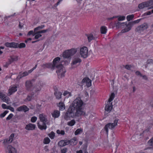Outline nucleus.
Segmentation results:
<instances>
[{"label":"nucleus","instance_id":"1","mask_svg":"<svg viewBox=\"0 0 153 153\" xmlns=\"http://www.w3.org/2000/svg\"><path fill=\"white\" fill-rule=\"evenodd\" d=\"M90 113H86L83 107L74 109L73 107H69L68 111L66 113L64 117V119L68 120L70 117H74L75 116L79 117L84 116L86 117Z\"/></svg>","mask_w":153,"mask_h":153},{"label":"nucleus","instance_id":"2","mask_svg":"<svg viewBox=\"0 0 153 153\" xmlns=\"http://www.w3.org/2000/svg\"><path fill=\"white\" fill-rule=\"evenodd\" d=\"M40 122L37 123L38 128L41 130H45L47 128L46 124H49V121L48 120L47 116L43 114L39 115Z\"/></svg>","mask_w":153,"mask_h":153},{"label":"nucleus","instance_id":"3","mask_svg":"<svg viewBox=\"0 0 153 153\" xmlns=\"http://www.w3.org/2000/svg\"><path fill=\"white\" fill-rule=\"evenodd\" d=\"M84 104V102L79 97H76L72 102L70 107H73L74 109L82 107Z\"/></svg>","mask_w":153,"mask_h":153},{"label":"nucleus","instance_id":"4","mask_svg":"<svg viewBox=\"0 0 153 153\" xmlns=\"http://www.w3.org/2000/svg\"><path fill=\"white\" fill-rule=\"evenodd\" d=\"M118 119H116L114 120V123H108L106 125L105 127V129L106 131V134H108V128L110 129H112L117 125Z\"/></svg>","mask_w":153,"mask_h":153},{"label":"nucleus","instance_id":"5","mask_svg":"<svg viewBox=\"0 0 153 153\" xmlns=\"http://www.w3.org/2000/svg\"><path fill=\"white\" fill-rule=\"evenodd\" d=\"M66 72V70L63 65L57 68L56 73L59 78L64 77Z\"/></svg>","mask_w":153,"mask_h":153},{"label":"nucleus","instance_id":"6","mask_svg":"<svg viewBox=\"0 0 153 153\" xmlns=\"http://www.w3.org/2000/svg\"><path fill=\"white\" fill-rule=\"evenodd\" d=\"M49 30V29H47L39 30V31H34V33L33 34V36H34V39H38L39 41L40 40V38L42 36V33H45Z\"/></svg>","mask_w":153,"mask_h":153},{"label":"nucleus","instance_id":"7","mask_svg":"<svg viewBox=\"0 0 153 153\" xmlns=\"http://www.w3.org/2000/svg\"><path fill=\"white\" fill-rule=\"evenodd\" d=\"M53 69L55 67L57 68L61 65H62V62L60 61V58L59 57H57L54 59L53 62Z\"/></svg>","mask_w":153,"mask_h":153},{"label":"nucleus","instance_id":"8","mask_svg":"<svg viewBox=\"0 0 153 153\" xmlns=\"http://www.w3.org/2000/svg\"><path fill=\"white\" fill-rule=\"evenodd\" d=\"M0 98L2 100L7 104L11 103L10 99L7 97L6 95V93L4 91H0Z\"/></svg>","mask_w":153,"mask_h":153},{"label":"nucleus","instance_id":"9","mask_svg":"<svg viewBox=\"0 0 153 153\" xmlns=\"http://www.w3.org/2000/svg\"><path fill=\"white\" fill-rule=\"evenodd\" d=\"M80 54L84 58H86L88 55V50L86 47L84 46L80 49Z\"/></svg>","mask_w":153,"mask_h":153},{"label":"nucleus","instance_id":"10","mask_svg":"<svg viewBox=\"0 0 153 153\" xmlns=\"http://www.w3.org/2000/svg\"><path fill=\"white\" fill-rule=\"evenodd\" d=\"M153 4V0H150L149 1L146 2H144L139 4L138 5V7L140 9H143L145 7H151Z\"/></svg>","mask_w":153,"mask_h":153},{"label":"nucleus","instance_id":"11","mask_svg":"<svg viewBox=\"0 0 153 153\" xmlns=\"http://www.w3.org/2000/svg\"><path fill=\"white\" fill-rule=\"evenodd\" d=\"M125 25L123 26V29L122 30L121 32L122 33L128 32L130 30L132 27L129 22L128 24L125 22Z\"/></svg>","mask_w":153,"mask_h":153},{"label":"nucleus","instance_id":"12","mask_svg":"<svg viewBox=\"0 0 153 153\" xmlns=\"http://www.w3.org/2000/svg\"><path fill=\"white\" fill-rule=\"evenodd\" d=\"M81 60L78 57H74L73 59V61L71 63V65L72 68L75 67L77 64L79 65L81 62Z\"/></svg>","mask_w":153,"mask_h":153},{"label":"nucleus","instance_id":"13","mask_svg":"<svg viewBox=\"0 0 153 153\" xmlns=\"http://www.w3.org/2000/svg\"><path fill=\"white\" fill-rule=\"evenodd\" d=\"M83 85H86L87 87H89L91 85V80L88 78L83 79L82 81Z\"/></svg>","mask_w":153,"mask_h":153},{"label":"nucleus","instance_id":"14","mask_svg":"<svg viewBox=\"0 0 153 153\" xmlns=\"http://www.w3.org/2000/svg\"><path fill=\"white\" fill-rule=\"evenodd\" d=\"M14 136V134H12L9 137L8 140L7 139H5L4 140L3 143L4 145V147H6V146H7V143H10L12 142Z\"/></svg>","mask_w":153,"mask_h":153},{"label":"nucleus","instance_id":"15","mask_svg":"<svg viewBox=\"0 0 153 153\" xmlns=\"http://www.w3.org/2000/svg\"><path fill=\"white\" fill-rule=\"evenodd\" d=\"M4 45L8 48H18L19 46L18 44L14 42L10 43L7 42L4 44Z\"/></svg>","mask_w":153,"mask_h":153},{"label":"nucleus","instance_id":"16","mask_svg":"<svg viewBox=\"0 0 153 153\" xmlns=\"http://www.w3.org/2000/svg\"><path fill=\"white\" fill-rule=\"evenodd\" d=\"M43 85V83L41 81L39 82L34 87V91L36 92L39 91Z\"/></svg>","mask_w":153,"mask_h":153},{"label":"nucleus","instance_id":"17","mask_svg":"<svg viewBox=\"0 0 153 153\" xmlns=\"http://www.w3.org/2000/svg\"><path fill=\"white\" fill-rule=\"evenodd\" d=\"M148 28V25L147 23H144L143 24L138 27L136 29L137 31H143Z\"/></svg>","mask_w":153,"mask_h":153},{"label":"nucleus","instance_id":"18","mask_svg":"<svg viewBox=\"0 0 153 153\" xmlns=\"http://www.w3.org/2000/svg\"><path fill=\"white\" fill-rule=\"evenodd\" d=\"M5 147L6 148L8 153H17L16 149L11 145H8L7 146H6V147Z\"/></svg>","mask_w":153,"mask_h":153},{"label":"nucleus","instance_id":"19","mask_svg":"<svg viewBox=\"0 0 153 153\" xmlns=\"http://www.w3.org/2000/svg\"><path fill=\"white\" fill-rule=\"evenodd\" d=\"M17 87L16 86L10 87L8 90V95L10 96L13 93L16 92L17 91Z\"/></svg>","mask_w":153,"mask_h":153},{"label":"nucleus","instance_id":"20","mask_svg":"<svg viewBox=\"0 0 153 153\" xmlns=\"http://www.w3.org/2000/svg\"><path fill=\"white\" fill-rule=\"evenodd\" d=\"M29 110V108L25 105L20 106L16 109V110L18 111H24L26 112L28 111Z\"/></svg>","mask_w":153,"mask_h":153},{"label":"nucleus","instance_id":"21","mask_svg":"<svg viewBox=\"0 0 153 153\" xmlns=\"http://www.w3.org/2000/svg\"><path fill=\"white\" fill-rule=\"evenodd\" d=\"M62 56L64 59H69L70 60L71 58V56L68 50L65 51L63 53Z\"/></svg>","mask_w":153,"mask_h":153},{"label":"nucleus","instance_id":"22","mask_svg":"<svg viewBox=\"0 0 153 153\" xmlns=\"http://www.w3.org/2000/svg\"><path fill=\"white\" fill-rule=\"evenodd\" d=\"M25 86L27 90L31 91L32 88V84L30 81H27L25 83Z\"/></svg>","mask_w":153,"mask_h":153},{"label":"nucleus","instance_id":"23","mask_svg":"<svg viewBox=\"0 0 153 153\" xmlns=\"http://www.w3.org/2000/svg\"><path fill=\"white\" fill-rule=\"evenodd\" d=\"M36 128V125L31 123H29L26 125L25 128L28 130H33Z\"/></svg>","mask_w":153,"mask_h":153},{"label":"nucleus","instance_id":"24","mask_svg":"<svg viewBox=\"0 0 153 153\" xmlns=\"http://www.w3.org/2000/svg\"><path fill=\"white\" fill-rule=\"evenodd\" d=\"M112 103H108L106 105L105 107V109L106 111L109 112L112 110Z\"/></svg>","mask_w":153,"mask_h":153},{"label":"nucleus","instance_id":"25","mask_svg":"<svg viewBox=\"0 0 153 153\" xmlns=\"http://www.w3.org/2000/svg\"><path fill=\"white\" fill-rule=\"evenodd\" d=\"M115 25L116 26V27L118 28H123V26L124 25H125V22H123V23H121L120 22H115Z\"/></svg>","mask_w":153,"mask_h":153},{"label":"nucleus","instance_id":"26","mask_svg":"<svg viewBox=\"0 0 153 153\" xmlns=\"http://www.w3.org/2000/svg\"><path fill=\"white\" fill-rule=\"evenodd\" d=\"M58 106L59 108V110L61 111H63L65 109V104L62 102H59L58 105Z\"/></svg>","mask_w":153,"mask_h":153},{"label":"nucleus","instance_id":"27","mask_svg":"<svg viewBox=\"0 0 153 153\" xmlns=\"http://www.w3.org/2000/svg\"><path fill=\"white\" fill-rule=\"evenodd\" d=\"M52 115L54 118L58 117L60 115V112L58 110H55L52 113Z\"/></svg>","mask_w":153,"mask_h":153},{"label":"nucleus","instance_id":"28","mask_svg":"<svg viewBox=\"0 0 153 153\" xmlns=\"http://www.w3.org/2000/svg\"><path fill=\"white\" fill-rule=\"evenodd\" d=\"M30 73H29V71H25L18 75L17 77V78L18 79H20L22 77L28 75Z\"/></svg>","mask_w":153,"mask_h":153},{"label":"nucleus","instance_id":"29","mask_svg":"<svg viewBox=\"0 0 153 153\" xmlns=\"http://www.w3.org/2000/svg\"><path fill=\"white\" fill-rule=\"evenodd\" d=\"M42 66L44 68H51L52 69H53V68L52 65L51 63H46L42 65Z\"/></svg>","mask_w":153,"mask_h":153},{"label":"nucleus","instance_id":"30","mask_svg":"<svg viewBox=\"0 0 153 153\" xmlns=\"http://www.w3.org/2000/svg\"><path fill=\"white\" fill-rule=\"evenodd\" d=\"M68 50L71 56L75 54L77 51V49L76 48H73Z\"/></svg>","mask_w":153,"mask_h":153},{"label":"nucleus","instance_id":"31","mask_svg":"<svg viewBox=\"0 0 153 153\" xmlns=\"http://www.w3.org/2000/svg\"><path fill=\"white\" fill-rule=\"evenodd\" d=\"M107 31L106 27L105 26H102L100 28L101 33L102 34H105Z\"/></svg>","mask_w":153,"mask_h":153},{"label":"nucleus","instance_id":"32","mask_svg":"<svg viewBox=\"0 0 153 153\" xmlns=\"http://www.w3.org/2000/svg\"><path fill=\"white\" fill-rule=\"evenodd\" d=\"M115 97V94L114 93H112L111 94L110 96V97L108 99V101L107 102L108 103L111 102L114 99Z\"/></svg>","mask_w":153,"mask_h":153},{"label":"nucleus","instance_id":"33","mask_svg":"<svg viewBox=\"0 0 153 153\" xmlns=\"http://www.w3.org/2000/svg\"><path fill=\"white\" fill-rule=\"evenodd\" d=\"M45 27V25H42L41 26H39L34 28V31H39L40 30L43 28Z\"/></svg>","mask_w":153,"mask_h":153},{"label":"nucleus","instance_id":"34","mask_svg":"<svg viewBox=\"0 0 153 153\" xmlns=\"http://www.w3.org/2000/svg\"><path fill=\"white\" fill-rule=\"evenodd\" d=\"M54 94L57 99H59L61 98L62 94L59 92H56L54 93Z\"/></svg>","mask_w":153,"mask_h":153},{"label":"nucleus","instance_id":"35","mask_svg":"<svg viewBox=\"0 0 153 153\" xmlns=\"http://www.w3.org/2000/svg\"><path fill=\"white\" fill-rule=\"evenodd\" d=\"M63 95L64 96H66L67 97H69L71 96V94L67 91H65L64 92Z\"/></svg>","mask_w":153,"mask_h":153},{"label":"nucleus","instance_id":"36","mask_svg":"<svg viewBox=\"0 0 153 153\" xmlns=\"http://www.w3.org/2000/svg\"><path fill=\"white\" fill-rule=\"evenodd\" d=\"M87 36L89 42L94 39V37L93 36V35L91 34L87 35Z\"/></svg>","mask_w":153,"mask_h":153},{"label":"nucleus","instance_id":"37","mask_svg":"<svg viewBox=\"0 0 153 153\" xmlns=\"http://www.w3.org/2000/svg\"><path fill=\"white\" fill-rule=\"evenodd\" d=\"M140 20L141 19H139L129 22L132 26L134 24L138 23L140 21Z\"/></svg>","mask_w":153,"mask_h":153},{"label":"nucleus","instance_id":"38","mask_svg":"<svg viewBox=\"0 0 153 153\" xmlns=\"http://www.w3.org/2000/svg\"><path fill=\"white\" fill-rule=\"evenodd\" d=\"M75 121L74 120H71V121L68 122V123L67 124L69 126H74L75 124Z\"/></svg>","mask_w":153,"mask_h":153},{"label":"nucleus","instance_id":"39","mask_svg":"<svg viewBox=\"0 0 153 153\" xmlns=\"http://www.w3.org/2000/svg\"><path fill=\"white\" fill-rule=\"evenodd\" d=\"M82 130L81 128H78L77 129L75 132V134L77 135L82 133Z\"/></svg>","mask_w":153,"mask_h":153},{"label":"nucleus","instance_id":"40","mask_svg":"<svg viewBox=\"0 0 153 153\" xmlns=\"http://www.w3.org/2000/svg\"><path fill=\"white\" fill-rule=\"evenodd\" d=\"M65 141L62 140L59 142L58 145L60 146H65Z\"/></svg>","mask_w":153,"mask_h":153},{"label":"nucleus","instance_id":"41","mask_svg":"<svg viewBox=\"0 0 153 153\" xmlns=\"http://www.w3.org/2000/svg\"><path fill=\"white\" fill-rule=\"evenodd\" d=\"M50 141V139L48 137H45L43 141L44 143L45 144H48Z\"/></svg>","mask_w":153,"mask_h":153},{"label":"nucleus","instance_id":"42","mask_svg":"<svg viewBox=\"0 0 153 153\" xmlns=\"http://www.w3.org/2000/svg\"><path fill=\"white\" fill-rule=\"evenodd\" d=\"M119 21H123L125 19L126 17L124 16H116Z\"/></svg>","mask_w":153,"mask_h":153},{"label":"nucleus","instance_id":"43","mask_svg":"<svg viewBox=\"0 0 153 153\" xmlns=\"http://www.w3.org/2000/svg\"><path fill=\"white\" fill-rule=\"evenodd\" d=\"M134 17V15L133 14L128 15L126 17V19L127 21H129L132 20Z\"/></svg>","mask_w":153,"mask_h":153},{"label":"nucleus","instance_id":"44","mask_svg":"<svg viewBox=\"0 0 153 153\" xmlns=\"http://www.w3.org/2000/svg\"><path fill=\"white\" fill-rule=\"evenodd\" d=\"M49 137L51 139H53L55 136V133L53 131H51L50 134H48Z\"/></svg>","mask_w":153,"mask_h":153},{"label":"nucleus","instance_id":"45","mask_svg":"<svg viewBox=\"0 0 153 153\" xmlns=\"http://www.w3.org/2000/svg\"><path fill=\"white\" fill-rule=\"evenodd\" d=\"M77 141L75 139H73L71 140L70 142L72 145H75L77 143Z\"/></svg>","mask_w":153,"mask_h":153},{"label":"nucleus","instance_id":"46","mask_svg":"<svg viewBox=\"0 0 153 153\" xmlns=\"http://www.w3.org/2000/svg\"><path fill=\"white\" fill-rule=\"evenodd\" d=\"M37 120V118L36 117L34 116L32 117L31 120V121L32 123H35L36 122Z\"/></svg>","mask_w":153,"mask_h":153},{"label":"nucleus","instance_id":"47","mask_svg":"<svg viewBox=\"0 0 153 153\" xmlns=\"http://www.w3.org/2000/svg\"><path fill=\"white\" fill-rule=\"evenodd\" d=\"M148 143L150 146H153V137L148 141Z\"/></svg>","mask_w":153,"mask_h":153},{"label":"nucleus","instance_id":"48","mask_svg":"<svg viewBox=\"0 0 153 153\" xmlns=\"http://www.w3.org/2000/svg\"><path fill=\"white\" fill-rule=\"evenodd\" d=\"M18 47H19L20 48H25V45L24 43H22L19 44Z\"/></svg>","mask_w":153,"mask_h":153},{"label":"nucleus","instance_id":"49","mask_svg":"<svg viewBox=\"0 0 153 153\" xmlns=\"http://www.w3.org/2000/svg\"><path fill=\"white\" fill-rule=\"evenodd\" d=\"M13 116V114H10L7 117L6 120H9L11 119Z\"/></svg>","mask_w":153,"mask_h":153},{"label":"nucleus","instance_id":"50","mask_svg":"<svg viewBox=\"0 0 153 153\" xmlns=\"http://www.w3.org/2000/svg\"><path fill=\"white\" fill-rule=\"evenodd\" d=\"M34 30H30L28 32L27 35L30 36L31 35H32L33 36H34L33 34H34Z\"/></svg>","mask_w":153,"mask_h":153},{"label":"nucleus","instance_id":"51","mask_svg":"<svg viewBox=\"0 0 153 153\" xmlns=\"http://www.w3.org/2000/svg\"><path fill=\"white\" fill-rule=\"evenodd\" d=\"M67 149L66 148H64L61 150V153H66L67 152Z\"/></svg>","mask_w":153,"mask_h":153},{"label":"nucleus","instance_id":"52","mask_svg":"<svg viewBox=\"0 0 153 153\" xmlns=\"http://www.w3.org/2000/svg\"><path fill=\"white\" fill-rule=\"evenodd\" d=\"M132 66L131 65H126L125 66V68L128 70H130Z\"/></svg>","mask_w":153,"mask_h":153},{"label":"nucleus","instance_id":"53","mask_svg":"<svg viewBox=\"0 0 153 153\" xmlns=\"http://www.w3.org/2000/svg\"><path fill=\"white\" fill-rule=\"evenodd\" d=\"M2 108L4 109H7L9 106H7L5 104H3L1 105Z\"/></svg>","mask_w":153,"mask_h":153},{"label":"nucleus","instance_id":"54","mask_svg":"<svg viewBox=\"0 0 153 153\" xmlns=\"http://www.w3.org/2000/svg\"><path fill=\"white\" fill-rule=\"evenodd\" d=\"M135 74L137 76H142V74H141L140 72L138 71L135 72Z\"/></svg>","mask_w":153,"mask_h":153},{"label":"nucleus","instance_id":"55","mask_svg":"<svg viewBox=\"0 0 153 153\" xmlns=\"http://www.w3.org/2000/svg\"><path fill=\"white\" fill-rule=\"evenodd\" d=\"M7 109H8L10 110V111H11L12 112H14V109L13 108L11 107L10 106H9Z\"/></svg>","mask_w":153,"mask_h":153},{"label":"nucleus","instance_id":"56","mask_svg":"<svg viewBox=\"0 0 153 153\" xmlns=\"http://www.w3.org/2000/svg\"><path fill=\"white\" fill-rule=\"evenodd\" d=\"M37 65H36L33 68H32V69L29 70V73H31L33 70L35 69L36 68Z\"/></svg>","mask_w":153,"mask_h":153},{"label":"nucleus","instance_id":"57","mask_svg":"<svg viewBox=\"0 0 153 153\" xmlns=\"http://www.w3.org/2000/svg\"><path fill=\"white\" fill-rule=\"evenodd\" d=\"M37 65H36L33 68H32V69L29 70V73H31L33 70L35 69L36 68Z\"/></svg>","mask_w":153,"mask_h":153},{"label":"nucleus","instance_id":"58","mask_svg":"<svg viewBox=\"0 0 153 153\" xmlns=\"http://www.w3.org/2000/svg\"><path fill=\"white\" fill-rule=\"evenodd\" d=\"M37 65H36L33 68H32V69L29 70V73H31L33 70L35 69L36 68Z\"/></svg>","mask_w":153,"mask_h":153},{"label":"nucleus","instance_id":"59","mask_svg":"<svg viewBox=\"0 0 153 153\" xmlns=\"http://www.w3.org/2000/svg\"><path fill=\"white\" fill-rule=\"evenodd\" d=\"M147 63L153 64V60L151 59H149L147 61Z\"/></svg>","mask_w":153,"mask_h":153},{"label":"nucleus","instance_id":"60","mask_svg":"<svg viewBox=\"0 0 153 153\" xmlns=\"http://www.w3.org/2000/svg\"><path fill=\"white\" fill-rule=\"evenodd\" d=\"M141 76L142 77L143 79H144L146 80L148 79L146 75H142V76Z\"/></svg>","mask_w":153,"mask_h":153},{"label":"nucleus","instance_id":"61","mask_svg":"<svg viewBox=\"0 0 153 153\" xmlns=\"http://www.w3.org/2000/svg\"><path fill=\"white\" fill-rule=\"evenodd\" d=\"M62 0H59V1L57 3L54 5V6L55 7H56L58 5H59L60 2L62 1Z\"/></svg>","mask_w":153,"mask_h":153},{"label":"nucleus","instance_id":"62","mask_svg":"<svg viewBox=\"0 0 153 153\" xmlns=\"http://www.w3.org/2000/svg\"><path fill=\"white\" fill-rule=\"evenodd\" d=\"M11 59L12 61H17L18 60L17 57H12Z\"/></svg>","mask_w":153,"mask_h":153},{"label":"nucleus","instance_id":"63","mask_svg":"<svg viewBox=\"0 0 153 153\" xmlns=\"http://www.w3.org/2000/svg\"><path fill=\"white\" fill-rule=\"evenodd\" d=\"M151 14V12L150 11L147 12L145 13L146 15H150Z\"/></svg>","mask_w":153,"mask_h":153},{"label":"nucleus","instance_id":"64","mask_svg":"<svg viewBox=\"0 0 153 153\" xmlns=\"http://www.w3.org/2000/svg\"><path fill=\"white\" fill-rule=\"evenodd\" d=\"M70 143V142L69 140L65 141V146L67 145L68 144Z\"/></svg>","mask_w":153,"mask_h":153}]
</instances>
